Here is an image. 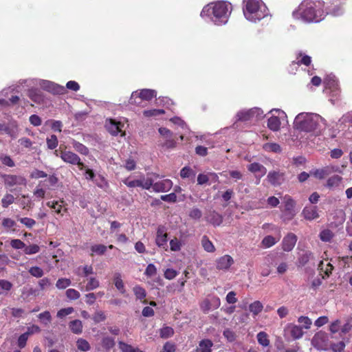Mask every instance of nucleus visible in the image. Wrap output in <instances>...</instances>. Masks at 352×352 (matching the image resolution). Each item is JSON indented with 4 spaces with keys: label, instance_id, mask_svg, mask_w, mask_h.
<instances>
[{
    "label": "nucleus",
    "instance_id": "obj_1",
    "mask_svg": "<svg viewBox=\"0 0 352 352\" xmlns=\"http://www.w3.org/2000/svg\"><path fill=\"white\" fill-rule=\"evenodd\" d=\"M232 12V5L226 1H216L204 6L201 16L208 17L215 25H225Z\"/></svg>",
    "mask_w": 352,
    "mask_h": 352
},
{
    "label": "nucleus",
    "instance_id": "obj_2",
    "mask_svg": "<svg viewBox=\"0 0 352 352\" xmlns=\"http://www.w3.org/2000/svg\"><path fill=\"white\" fill-rule=\"evenodd\" d=\"M322 118L318 114L300 113L294 120L296 128L305 132H314L318 134L320 132V124Z\"/></svg>",
    "mask_w": 352,
    "mask_h": 352
},
{
    "label": "nucleus",
    "instance_id": "obj_3",
    "mask_svg": "<svg viewBox=\"0 0 352 352\" xmlns=\"http://www.w3.org/2000/svg\"><path fill=\"white\" fill-rule=\"evenodd\" d=\"M243 14L250 21L256 22L267 15V9L261 0H243Z\"/></svg>",
    "mask_w": 352,
    "mask_h": 352
},
{
    "label": "nucleus",
    "instance_id": "obj_4",
    "mask_svg": "<svg viewBox=\"0 0 352 352\" xmlns=\"http://www.w3.org/2000/svg\"><path fill=\"white\" fill-rule=\"evenodd\" d=\"M299 12L301 18L305 21H319L316 3L313 1H303L299 7Z\"/></svg>",
    "mask_w": 352,
    "mask_h": 352
},
{
    "label": "nucleus",
    "instance_id": "obj_5",
    "mask_svg": "<svg viewBox=\"0 0 352 352\" xmlns=\"http://www.w3.org/2000/svg\"><path fill=\"white\" fill-rule=\"evenodd\" d=\"M156 91L153 89H143L132 92L129 102L131 104L140 106L143 100L150 101L156 97Z\"/></svg>",
    "mask_w": 352,
    "mask_h": 352
},
{
    "label": "nucleus",
    "instance_id": "obj_6",
    "mask_svg": "<svg viewBox=\"0 0 352 352\" xmlns=\"http://www.w3.org/2000/svg\"><path fill=\"white\" fill-rule=\"evenodd\" d=\"M284 210H283L282 219L283 221H289L296 215L294 210L296 203L289 195H285L283 197Z\"/></svg>",
    "mask_w": 352,
    "mask_h": 352
},
{
    "label": "nucleus",
    "instance_id": "obj_7",
    "mask_svg": "<svg viewBox=\"0 0 352 352\" xmlns=\"http://www.w3.org/2000/svg\"><path fill=\"white\" fill-rule=\"evenodd\" d=\"M122 182L129 188L141 187L146 190H149L153 185V179L151 178H145L144 175H142L140 179L133 180L128 177L124 179Z\"/></svg>",
    "mask_w": 352,
    "mask_h": 352
},
{
    "label": "nucleus",
    "instance_id": "obj_8",
    "mask_svg": "<svg viewBox=\"0 0 352 352\" xmlns=\"http://www.w3.org/2000/svg\"><path fill=\"white\" fill-rule=\"evenodd\" d=\"M328 342V335L323 331L317 332L311 339V345L318 350H327Z\"/></svg>",
    "mask_w": 352,
    "mask_h": 352
},
{
    "label": "nucleus",
    "instance_id": "obj_9",
    "mask_svg": "<svg viewBox=\"0 0 352 352\" xmlns=\"http://www.w3.org/2000/svg\"><path fill=\"white\" fill-rule=\"evenodd\" d=\"M4 184L8 188H14L15 186H25L27 181L25 177L21 175H5L3 176Z\"/></svg>",
    "mask_w": 352,
    "mask_h": 352
},
{
    "label": "nucleus",
    "instance_id": "obj_10",
    "mask_svg": "<svg viewBox=\"0 0 352 352\" xmlns=\"http://www.w3.org/2000/svg\"><path fill=\"white\" fill-rule=\"evenodd\" d=\"M261 109L259 108H253L248 110H243L239 111L236 114L238 121L246 122L257 118L260 114Z\"/></svg>",
    "mask_w": 352,
    "mask_h": 352
},
{
    "label": "nucleus",
    "instance_id": "obj_11",
    "mask_svg": "<svg viewBox=\"0 0 352 352\" xmlns=\"http://www.w3.org/2000/svg\"><path fill=\"white\" fill-rule=\"evenodd\" d=\"M105 126L107 130L113 135H117L120 133H121V136L124 135V132L122 131L124 124L121 122L109 119L106 120Z\"/></svg>",
    "mask_w": 352,
    "mask_h": 352
},
{
    "label": "nucleus",
    "instance_id": "obj_12",
    "mask_svg": "<svg viewBox=\"0 0 352 352\" xmlns=\"http://www.w3.org/2000/svg\"><path fill=\"white\" fill-rule=\"evenodd\" d=\"M234 263L232 257L228 254L223 255L216 260V267L219 270H228Z\"/></svg>",
    "mask_w": 352,
    "mask_h": 352
},
{
    "label": "nucleus",
    "instance_id": "obj_13",
    "mask_svg": "<svg viewBox=\"0 0 352 352\" xmlns=\"http://www.w3.org/2000/svg\"><path fill=\"white\" fill-rule=\"evenodd\" d=\"M172 187L173 182L168 179L161 180L155 183L153 182V185L151 186L153 190L156 192H168L171 189Z\"/></svg>",
    "mask_w": 352,
    "mask_h": 352
},
{
    "label": "nucleus",
    "instance_id": "obj_14",
    "mask_svg": "<svg viewBox=\"0 0 352 352\" xmlns=\"http://www.w3.org/2000/svg\"><path fill=\"white\" fill-rule=\"evenodd\" d=\"M297 236L294 233H288L283 239L282 248L285 252H290L294 248Z\"/></svg>",
    "mask_w": 352,
    "mask_h": 352
},
{
    "label": "nucleus",
    "instance_id": "obj_15",
    "mask_svg": "<svg viewBox=\"0 0 352 352\" xmlns=\"http://www.w3.org/2000/svg\"><path fill=\"white\" fill-rule=\"evenodd\" d=\"M207 222L214 226H219L223 222V216L215 210H209L205 216Z\"/></svg>",
    "mask_w": 352,
    "mask_h": 352
},
{
    "label": "nucleus",
    "instance_id": "obj_16",
    "mask_svg": "<svg viewBox=\"0 0 352 352\" xmlns=\"http://www.w3.org/2000/svg\"><path fill=\"white\" fill-rule=\"evenodd\" d=\"M43 87L44 89L52 93L53 94H63L65 91V88L63 86L58 85L50 81L43 82Z\"/></svg>",
    "mask_w": 352,
    "mask_h": 352
},
{
    "label": "nucleus",
    "instance_id": "obj_17",
    "mask_svg": "<svg viewBox=\"0 0 352 352\" xmlns=\"http://www.w3.org/2000/svg\"><path fill=\"white\" fill-rule=\"evenodd\" d=\"M302 215L305 219L309 221H311L319 217L317 207L314 206H305L302 210Z\"/></svg>",
    "mask_w": 352,
    "mask_h": 352
},
{
    "label": "nucleus",
    "instance_id": "obj_18",
    "mask_svg": "<svg viewBox=\"0 0 352 352\" xmlns=\"http://www.w3.org/2000/svg\"><path fill=\"white\" fill-rule=\"evenodd\" d=\"M155 242L158 247L167 250V234L162 228L157 230Z\"/></svg>",
    "mask_w": 352,
    "mask_h": 352
},
{
    "label": "nucleus",
    "instance_id": "obj_19",
    "mask_svg": "<svg viewBox=\"0 0 352 352\" xmlns=\"http://www.w3.org/2000/svg\"><path fill=\"white\" fill-rule=\"evenodd\" d=\"M267 179L272 186H276L283 182L284 176L281 173L272 171L268 173Z\"/></svg>",
    "mask_w": 352,
    "mask_h": 352
},
{
    "label": "nucleus",
    "instance_id": "obj_20",
    "mask_svg": "<svg viewBox=\"0 0 352 352\" xmlns=\"http://www.w3.org/2000/svg\"><path fill=\"white\" fill-rule=\"evenodd\" d=\"M249 171L254 173L256 177H262L267 173V169L259 163H252L248 166Z\"/></svg>",
    "mask_w": 352,
    "mask_h": 352
},
{
    "label": "nucleus",
    "instance_id": "obj_21",
    "mask_svg": "<svg viewBox=\"0 0 352 352\" xmlns=\"http://www.w3.org/2000/svg\"><path fill=\"white\" fill-rule=\"evenodd\" d=\"M218 176L216 173H209L208 174H199L197 176V184L199 185H204L208 184L210 179L214 182L218 180Z\"/></svg>",
    "mask_w": 352,
    "mask_h": 352
},
{
    "label": "nucleus",
    "instance_id": "obj_22",
    "mask_svg": "<svg viewBox=\"0 0 352 352\" xmlns=\"http://www.w3.org/2000/svg\"><path fill=\"white\" fill-rule=\"evenodd\" d=\"M28 97L34 102L41 103L43 101V96L41 91L35 88H32L28 90Z\"/></svg>",
    "mask_w": 352,
    "mask_h": 352
},
{
    "label": "nucleus",
    "instance_id": "obj_23",
    "mask_svg": "<svg viewBox=\"0 0 352 352\" xmlns=\"http://www.w3.org/2000/svg\"><path fill=\"white\" fill-rule=\"evenodd\" d=\"M287 328L289 329L291 336L295 340L301 338L304 334L302 327L298 325L289 324Z\"/></svg>",
    "mask_w": 352,
    "mask_h": 352
},
{
    "label": "nucleus",
    "instance_id": "obj_24",
    "mask_svg": "<svg viewBox=\"0 0 352 352\" xmlns=\"http://www.w3.org/2000/svg\"><path fill=\"white\" fill-rule=\"evenodd\" d=\"M113 283L116 289L121 293L124 294L126 292L125 287L122 279L121 274L119 272H115L113 274Z\"/></svg>",
    "mask_w": 352,
    "mask_h": 352
},
{
    "label": "nucleus",
    "instance_id": "obj_25",
    "mask_svg": "<svg viewBox=\"0 0 352 352\" xmlns=\"http://www.w3.org/2000/svg\"><path fill=\"white\" fill-rule=\"evenodd\" d=\"M100 281L94 276H89L87 278V284L85 286V290L87 292L94 290L99 287Z\"/></svg>",
    "mask_w": 352,
    "mask_h": 352
},
{
    "label": "nucleus",
    "instance_id": "obj_26",
    "mask_svg": "<svg viewBox=\"0 0 352 352\" xmlns=\"http://www.w3.org/2000/svg\"><path fill=\"white\" fill-rule=\"evenodd\" d=\"M331 173V170L329 167H324L320 169H314L310 172V175H313L317 179H322Z\"/></svg>",
    "mask_w": 352,
    "mask_h": 352
},
{
    "label": "nucleus",
    "instance_id": "obj_27",
    "mask_svg": "<svg viewBox=\"0 0 352 352\" xmlns=\"http://www.w3.org/2000/svg\"><path fill=\"white\" fill-rule=\"evenodd\" d=\"M268 128L273 131H278L280 127V120L277 116H271L267 120Z\"/></svg>",
    "mask_w": 352,
    "mask_h": 352
},
{
    "label": "nucleus",
    "instance_id": "obj_28",
    "mask_svg": "<svg viewBox=\"0 0 352 352\" xmlns=\"http://www.w3.org/2000/svg\"><path fill=\"white\" fill-rule=\"evenodd\" d=\"M311 63V58L306 54H304L302 52H299L297 56V61H293V63L296 64L298 65H304L305 66L310 65Z\"/></svg>",
    "mask_w": 352,
    "mask_h": 352
},
{
    "label": "nucleus",
    "instance_id": "obj_29",
    "mask_svg": "<svg viewBox=\"0 0 352 352\" xmlns=\"http://www.w3.org/2000/svg\"><path fill=\"white\" fill-rule=\"evenodd\" d=\"M69 327L72 333L80 334L82 332V323L80 320H74L69 323Z\"/></svg>",
    "mask_w": 352,
    "mask_h": 352
},
{
    "label": "nucleus",
    "instance_id": "obj_30",
    "mask_svg": "<svg viewBox=\"0 0 352 352\" xmlns=\"http://www.w3.org/2000/svg\"><path fill=\"white\" fill-rule=\"evenodd\" d=\"M63 201H61L60 202L58 201H47L46 205L52 208L54 212L58 214H60L61 216L63 215V213L62 212V210H63Z\"/></svg>",
    "mask_w": 352,
    "mask_h": 352
},
{
    "label": "nucleus",
    "instance_id": "obj_31",
    "mask_svg": "<svg viewBox=\"0 0 352 352\" xmlns=\"http://www.w3.org/2000/svg\"><path fill=\"white\" fill-rule=\"evenodd\" d=\"M201 245L205 251L212 253L215 251V247L207 236H203Z\"/></svg>",
    "mask_w": 352,
    "mask_h": 352
},
{
    "label": "nucleus",
    "instance_id": "obj_32",
    "mask_svg": "<svg viewBox=\"0 0 352 352\" xmlns=\"http://www.w3.org/2000/svg\"><path fill=\"white\" fill-rule=\"evenodd\" d=\"M314 258L313 253L307 251L305 253L302 254L298 259V263L300 266H304L310 260Z\"/></svg>",
    "mask_w": 352,
    "mask_h": 352
},
{
    "label": "nucleus",
    "instance_id": "obj_33",
    "mask_svg": "<svg viewBox=\"0 0 352 352\" xmlns=\"http://www.w3.org/2000/svg\"><path fill=\"white\" fill-rule=\"evenodd\" d=\"M263 309V305L258 300L254 301V302L251 303L249 306L250 311L254 316H257L259 313H261Z\"/></svg>",
    "mask_w": 352,
    "mask_h": 352
},
{
    "label": "nucleus",
    "instance_id": "obj_34",
    "mask_svg": "<svg viewBox=\"0 0 352 352\" xmlns=\"http://www.w3.org/2000/svg\"><path fill=\"white\" fill-rule=\"evenodd\" d=\"M62 160L67 163H70L72 164H77L79 166H82L83 164L80 162L78 155H60Z\"/></svg>",
    "mask_w": 352,
    "mask_h": 352
},
{
    "label": "nucleus",
    "instance_id": "obj_35",
    "mask_svg": "<svg viewBox=\"0 0 352 352\" xmlns=\"http://www.w3.org/2000/svg\"><path fill=\"white\" fill-rule=\"evenodd\" d=\"M263 150L267 153H280V146L276 143H266L263 146Z\"/></svg>",
    "mask_w": 352,
    "mask_h": 352
},
{
    "label": "nucleus",
    "instance_id": "obj_36",
    "mask_svg": "<svg viewBox=\"0 0 352 352\" xmlns=\"http://www.w3.org/2000/svg\"><path fill=\"white\" fill-rule=\"evenodd\" d=\"M333 269V265L330 263L324 264V261H320L318 264V270L321 272H324L325 276H329Z\"/></svg>",
    "mask_w": 352,
    "mask_h": 352
},
{
    "label": "nucleus",
    "instance_id": "obj_37",
    "mask_svg": "<svg viewBox=\"0 0 352 352\" xmlns=\"http://www.w3.org/2000/svg\"><path fill=\"white\" fill-rule=\"evenodd\" d=\"M91 255L94 254L102 255L105 253L107 247L102 244H96L91 246Z\"/></svg>",
    "mask_w": 352,
    "mask_h": 352
},
{
    "label": "nucleus",
    "instance_id": "obj_38",
    "mask_svg": "<svg viewBox=\"0 0 352 352\" xmlns=\"http://www.w3.org/2000/svg\"><path fill=\"white\" fill-rule=\"evenodd\" d=\"M256 338H257L258 342L261 345H262L263 346H269L270 340L268 338V335L265 332H264V331L259 332L257 334Z\"/></svg>",
    "mask_w": 352,
    "mask_h": 352
},
{
    "label": "nucleus",
    "instance_id": "obj_39",
    "mask_svg": "<svg viewBox=\"0 0 352 352\" xmlns=\"http://www.w3.org/2000/svg\"><path fill=\"white\" fill-rule=\"evenodd\" d=\"M76 346L78 350L84 352L89 351L91 349L89 343L83 338H78L77 340Z\"/></svg>",
    "mask_w": 352,
    "mask_h": 352
},
{
    "label": "nucleus",
    "instance_id": "obj_40",
    "mask_svg": "<svg viewBox=\"0 0 352 352\" xmlns=\"http://www.w3.org/2000/svg\"><path fill=\"white\" fill-rule=\"evenodd\" d=\"M40 247L36 244H30L29 245H25L23 252L27 255L35 254L40 252Z\"/></svg>",
    "mask_w": 352,
    "mask_h": 352
},
{
    "label": "nucleus",
    "instance_id": "obj_41",
    "mask_svg": "<svg viewBox=\"0 0 352 352\" xmlns=\"http://www.w3.org/2000/svg\"><path fill=\"white\" fill-rule=\"evenodd\" d=\"M164 113H165V111L164 109H157L144 110L143 111L144 116H145L146 118L156 117V116H158L160 115H163Z\"/></svg>",
    "mask_w": 352,
    "mask_h": 352
},
{
    "label": "nucleus",
    "instance_id": "obj_42",
    "mask_svg": "<svg viewBox=\"0 0 352 352\" xmlns=\"http://www.w3.org/2000/svg\"><path fill=\"white\" fill-rule=\"evenodd\" d=\"M119 348L122 352H144L138 348H134L131 345L126 344L123 342H119Z\"/></svg>",
    "mask_w": 352,
    "mask_h": 352
},
{
    "label": "nucleus",
    "instance_id": "obj_43",
    "mask_svg": "<svg viewBox=\"0 0 352 352\" xmlns=\"http://www.w3.org/2000/svg\"><path fill=\"white\" fill-rule=\"evenodd\" d=\"M341 177L338 175H333L329 177L327 182V186L329 188L338 187L340 185Z\"/></svg>",
    "mask_w": 352,
    "mask_h": 352
},
{
    "label": "nucleus",
    "instance_id": "obj_44",
    "mask_svg": "<svg viewBox=\"0 0 352 352\" xmlns=\"http://www.w3.org/2000/svg\"><path fill=\"white\" fill-rule=\"evenodd\" d=\"M19 221L23 224L27 228L31 229L36 224V222L34 219L29 217H17Z\"/></svg>",
    "mask_w": 352,
    "mask_h": 352
},
{
    "label": "nucleus",
    "instance_id": "obj_45",
    "mask_svg": "<svg viewBox=\"0 0 352 352\" xmlns=\"http://www.w3.org/2000/svg\"><path fill=\"white\" fill-rule=\"evenodd\" d=\"M38 318L44 325H48L52 321V316L48 311H43L38 314Z\"/></svg>",
    "mask_w": 352,
    "mask_h": 352
},
{
    "label": "nucleus",
    "instance_id": "obj_46",
    "mask_svg": "<svg viewBox=\"0 0 352 352\" xmlns=\"http://www.w3.org/2000/svg\"><path fill=\"white\" fill-rule=\"evenodd\" d=\"M102 345L106 350H109L115 345L114 339L109 336L104 337L102 340Z\"/></svg>",
    "mask_w": 352,
    "mask_h": 352
},
{
    "label": "nucleus",
    "instance_id": "obj_47",
    "mask_svg": "<svg viewBox=\"0 0 352 352\" xmlns=\"http://www.w3.org/2000/svg\"><path fill=\"white\" fill-rule=\"evenodd\" d=\"M319 236L321 241L329 242L333 238V234L330 230L326 229L320 232Z\"/></svg>",
    "mask_w": 352,
    "mask_h": 352
},
{
    "label": "nucleus",
    "instance_id": "obj_48",
    "mask_svg": "<svg viewBox=\"0 0 352 352\" xmlns=\"http://www.w3.org/2000/svg\"><path fill=\"white\" fill-rule=\"evenodd\" d=\"M278 241L272 236L268 235L262 240L263 247L268 248L273 246Z\"/></svg>",
    "mask_w": 352,
    "mask_h": 352
},
{
    "label": "nucleus",
    "instance_id": "obj_49",
    "mask_svg": "<svg viewBox=\"0 0 352 352\" xmlns=\"http://www.w3.org/2000/svg\"><path fill=\"white\" fill-rule=\"evenodd\" d=\"M72 282L70 279L66 278H62L58 279L56 283V287L59 289H63L67 288L71 285Z\"/></svg>",
    "mask_w": 352,
    "mask_h": 352
},
{
    "label": "nucleus",
    "instance_id": "obj_50",
    "mask_svg": "<svg viewBox=\"0 0 352 352\" xmlns=\"http://www.w3.org/2000/svg\"><path fill=\"white\" fill-rule=\"evenodd\" d=\"M133 291L138 299L142 300L146 296L145 289L140 286L137 285V286L134 287L133 289Z\"/></svg>",
    "mask_w": 352,
    "mask_h": 352
},
{
    "label": "nucleus",
    "instance_id": "obj_51",
    "mask_svg": "<svg viewBox=\"0 0 352 352\" xmlns=\"http://www.w3.org/2000/svg\"><path fill=\"white\" fill-rule=\"evenodd\" d=\"M14 199L15 198L12 195L9 193L6 194L1 200L2 206L3 208H8L10 204L14 203Z\"/></svg>",
    "mask_w": 352,
    "mask_h": 352
},
{
    "label": "nucleus",
    "instance_id": "obj_52",
    "mask_svg": "<svg viewBox=\"0 0 352 352\" xmlns=\"http://www.w3.org/2000/svg\"><path fill=\"white\" fill-rule=\"evenodd\" d=\"M180 176L182 178H188L191 176H195V172L188 166L184 167L180 171Z\"/></svg>",
    "mask_w": 352,
    "mask_h": 352
},
{
    "label": "nucleus",
    "instance_id": "obj_53",
    "mask_svg": "<svg viewBox=\"0 0 352 352\" xmlns=\"http://www.w3.org/2000/svg\"><path fill=\"white\" fill-rule=\"evenodd\" d=\"M345 346L344 342L340 341L338 343L331 344L330 348L333 352H344Z\"/></svg>",
    "mask_w": 352,
    "mask_h": 352
},
{
    "label": "nucleus",
    "instance_id": "obj_54",
    "mask_svg": "<svg viewBox=\"0 0 352 352\" xmlns=\"http://www.w3.org/2000/svg\"><path fill=\"white\" fill-rule=\"evenodd\" d=\"M47 145L50 149L55 148L58 145V139L56 135H51L47 138Z\"/></svg>",
    "mask_w": 352,
    "mask_h": 352
},
{
    "label": "nucleus",
    "instance_id": "obj_55",
    "mask_svg": "<svg viewBox=\"0 0 352 352\" xmlns=\"http://www.w3.org/2000/svg\"><path fill=\"white\" fill-rule=\"evenodd\" d=\"M41 331V328L36 324H32L27 328V331L24 333L28 338L34 334L39 333Z\"/></svg>",
    "mask_w": 352,
    "mask_h": 352
},
{
    "label": "nucleus",
    "instance_id": "obj_56",
    "mask_svg": "<svg viewBox=\"0 0 352 352\" xmlns=\"http://www.w3.org/2000/svg\"><path fill=\"white\" fill-rule=\"evenodd\" d=\"M29 273L34 277L41 278L43 276V270L37 266L32 267L29 270Z\"/></svg>",
    "mask_w": 352,
    "mask_h": 352
},
{
    "label": "nucleus",
    "instance_id": "obj_57",
    "mask_svg": "<svg viewBox=\"0 0 352 352\" xmlns=\"http://www.w3.org/2000/svg\"><path fill=\"white\" fill-rule=\"evenodd\" d=\"M66 296L70 300H77L80 298V292L74 289H68L66 291Z\"/></svg>",
    "mask_w": 352,
    "mask_h": 352
},
{
    "label": "nucleus",
    "instance_id": "obj_58",
    "mask_svg": "<svg viewBox=\"0 0 352 352\" xmlns=\"http://www.w3.org/2000/svg\"><path fill=\"white\" fill-rule=\"evenodd\" d=\"M200 308L201 311L205 314L208 313L210 310L213 309V308L211 306L209 298H206L201 302Z\"/></svg>",
    "mask_w": 352,
    "mask_h": 352
},
{
    "label": "nucleus",
    "instance_id": "obj_59",
    "mask_svg": "<svg viewBox=\"0 0 352 352\" xmlns=\"http://www.w3.org/2000/svg\"><path fill=\"white\" fill-rule=\"evenodd\" d=\"M92 319L96 323H99L100 322L105 320L106 315L104 312L102 311H97L93 316Z\"/></svg>",
    "mask_w": 352,
    "mask_h": 352
},
{
    "label": "nucleus",
    "instance_id": "obj_60",
    "mask_svg": "<svg viewBox=\"0 0 352 352\" xmlns=\"http://www.w3.org/2000/svg\"><path fill=\"white\" fill-rule=\"evenodd\" d=\"M156 274H157L156 267L152 263L148 264L145 270L144 274L148 277H152V276L156 275Z\"/></svg>",
    "mask_w": 352,
    "mask_h": 352
},
{
    "label": "nucleus",
    "instance_id": "obj_61",
    "mask_svg": "<svg viewBox=\"0 0 352 352\" xmlns=\"http://www.w3.org/2000/svg\"><path fill=\"white\" fill-rule=\"evenodd\" d=\"M73 311H74L73 307H67V308L61 309L57 312V317L60 318H63L65 316L73 313Z\"/></svg>",
    "mask_w": 352,
    "mask_h": 352
},
{
    "label": "nucleus",
    "instance_id": "obj_62",
    "mask_svg": "<svg viewBox=\"0 0 352 352\" xmlns=\"http://www.w3.org/2000/svg\"><path fill=\"white\" fill-rule=\"evenodd\" d=\"M173 329L170 327H165L160 330V336L162 338H168L173 334Z\"/></svg>",
    "mask_w": 352,
    "mask_h": 352
},
{
    "label": "nucleus",
    "instance_id": "obj_63",
    "mask_svg": "<svg viewBox=\"0 0 352 352\" xmlns=\"http://www.w3.org/2000/svg\"><path fill=\"white\" fill-rule=\"evenodd\" d=\"M298 322L303 325L306 329H309L311 325V320L307 316H300L298 319Z\"/></svg>",
    "mask_w": 352,
    "mask_h": 352
},
{
    "label": "nucleus",
    "instance_id": "obj_64",
    "mask_svg": "<svg viewBox=\"0 0 352 352\" xmlns=\"http://www.w3.org/2000/svg\"><path fill=\"white\" fill-rule=\"evenodd\" d=\"M181 245H182V244H181L180 241L179 239H177V238H174L173 239L170 240V250L172 251L176 252V251L180 250Z\"/></svg>",
    "mask_w": 352,
    "mask_h": 352
}]
</instances>
